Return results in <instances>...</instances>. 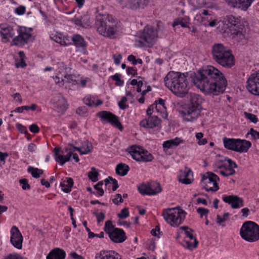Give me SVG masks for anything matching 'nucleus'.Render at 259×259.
I'll list each match as a JSON object with an SVG mask.
<instances>
[{
	"mask_svg": "<svg viewBox=\"0 0 259 259\" xmlns=\"http://www.w3.org/2000/svg\"><path fill=\"white\" fill-rule=\"evenodd\" d=\"M229 217V213L228 212L225 213L223 217L218 215L217 217V223L219 225H221L223 223L228 220Z\"/></svg>",
	"mask_w": 259,
	"mask_h": 259,
	"instance_id": "obj_55",
	"label": "nucleus"
},
{
	"mask_svg": "<svg viewBox=\"0 0 259 259\" xmlns=\"http://www.w3.org/2000/svg\"><path fill=\"white\" fill-rule=\"evenodd\" d=\"M73 185V180L70 178H68L66 180H63L61 182L60 186L61 188V190L67 193L71 191Z\"/></svg>",
	"mask_w": 259,
	"mask_h": 259,
	"instance_id": "obj_38",
	"label": "nucleus"
},
{
	"mask_svg": "<svg viewBox=\"0 0 259 259\" xmlns=\"http://www.w3.org/2000/svg\"><path fill=\"white\" fill-rule=\"evenodd\" d=\"M244 114L245 117L249 119L251 121L254 123H256L257 121V118L255 115L247 112H244Z\"/></svg>",
	"mask_w": 259,
	"mask_h": 259,
	"instance_id": "obj_61",
	"label": "nucleus"
},
{
	"mask_svg": "<svg viewBox=\"0 0 259 259\" xmlns=\"http://www.w3.org/2000/svg\"><path fill=\"white\" fill-rule=\"evenodd\" d=\"M224 167L225 170H222L220 172V174L225 176L228 177L229 176L233 175L235 173V171L234 169L231 167H229L228 165L224 164L219 166L220 168Z\"/></svg>",
	"mask_w": 259,
	"mask_h": 259,
	"instance_id": "obj_46",
	"label": "nucleus"
},
{
	"mask_svg": "<svg viewBox=\"0 0 259 259\" xmlns=\"http://www.w3.org/2000/svg\"><path fill=\"white\" fill-rule=\"evenodd\" d=\"M95 27L100 35L111 39L116 37L121 30L119 23L111 16L106 14L97 15Z\"/></svg>",
	"mask_w": 259,
	"mask_h": 259,
	"instance_id": "obj_3",
	"label": "nucleus"
},
{
	"mask_svg": "<svg viewBox=\"0 0 259 259\" xmlns=\"http://www.w3.org/2000/svg\"><path fill=\"white\" fill-rule=\"evenodd\" d=\"M88 177L92 182H96L98 181V172L97 170L92 167L90 171L88 173Z\"/></svg>",
	"mask_w": 259,
	"mask_h": 259,
	"instance_id": "obj_47",
	"label": "nucleus"
},
{
	"mask_svg": "<svg viewBox=\"0 0 259 259\" xmlns=\"http://www.w3.org/2000/svg\"><path fill=\"white\" fill-rule=\"evenodd\" d=\"M63 84L58 85L59 87H64L65 88L72 89L74 86L79 85V75L71 74V72L67 75V77L63 79Z\"/></svg>",
	"mask_w": 259,
	"mask_h": 259,
	"instance_id": "obj_28",
	"label": "nucleus"
},
{
	"mask_svg": "<svg viewBox=\"0 0 259 259\" xmlns=\"http://www.w3.org/2000/svg\"><path fill=\"white\" fill-rule=\"evenodd\" d=\"M20 184L23 190L29 189L30 186L28 184V181L26 179H21L20 180Z\"/></svg>",
	"mask_w": 259,
	"mask_h": 259,
	"instance_id": "obj_63",
	"label": "nucleus"
},
{
	"mask_svg": "<svg viewBox=\"0 0 259 259\" xmlns=\"http://www.w3.org/2000/svg\"><path fill=\"white\" fill-rule=\"evenodd\" d=\"M121 74L117 73L111 76L112 79L115 81V85L119 87L122 86L124 84V81L121 79Z\"/></svg>",
	"mask_w": 259,
	"mask_h": 259,
	"instance_id": "obj_49",
	"label": "nucleus"
},
{
	"mask_svg": "<svg viewBox=\"0 0 259 259\" xmlns=\"http://www.w3.org/2000/svg\"><path fill=\"white\" fill-rule=\"evenodd\" d=\"M230 6L246 11L254 0H225Z\"/></svg>",
	"mask_w": 259,
	"mask_h": 259,
	"instance_id": "obj_26",
	"label": "nucleus"
},
{
	"mask_svg": "<svg viewBox=\"0 0 259 259\" xmlns=\"http://www.w3.org/2000/svg\"><path fill=\"white\" fill-rule=\"evenodd\" d=\"M223 140L225 148L236 152L237 139L224 137Z\"/></svg>",
	"mask_w": 259,
	"mask_h": 259,
	"instance_id": "obj_34",
	"label": "nucleus"
},
{
	"mask_svg": "<svg viewBox=\"0 0 259 259\" xmlns=\"http://www.w3.org/2000/svg\"><path fill=\"white\" fill-rule=\"evenodd\" d=\"M222 199L225 202L231 205L233 209L239 208L244 206L243 200L237 195H224Z\"/></svg>",
	"mask_w": 259,
	"mask_h": 259,
	"instance_id": "obj_23",
	"label": "nucleus"
},
{
	"mask_svg": "<svg viewBox=\"0 0 259 259\" xmlns=\"http://www.w3.org/2000/svg\"><path fill=\"white\" fill-rule=\"evenodd\" d=\"M143 83L142 80H137L136 79H132L130 83H127L126 85V95L131 99L136 98L139 102L144 103V95L148 92L151 91V88L148 86L147 89L142 91V87Z\"/></svg>",
	"mask_w": 259,
	"mask_h": 259,
	"instance_id": "obj_6",
	"label": "nucleus"
},
{
	"mask_svg": "<svg viewBox=\"0 0 259 259\" xmlns=\"http://www.w3.org/2000/svg\"><path fill=\"white\" fill-rule=\"evenodd\" d=\"M140 193L143 195H151V192L149 191V185L141 184L138 187Z\"/></svg>",
	"mask_w": 259,
	"mask_h": 259,
	"instance_id": "obj_50",
	"label": "nucleus"
},
{
	"mask_svg": "<svg viewBox=\"0 0 259 259\" xmlns=\"http://www.w3.org/2000/svg\"><path fill=\"white\" fill-rule=\"evenodd\" d=\"M178 235L177 239H179L182 234H184L187 238L189 239H193V231L186 226H183L180 227L177 231Z\"/></svg>",
	"mask_w": 259,
	"mask_h": 259,
	"instance_id": "obj_36",
	"label": "nucleus"
},
{
	"mask_svg": "<svg viewBox=\"0 0 259 259\" xmlns=\"http://www.w3.org/2000/svg\"><path fill=\"white\" fill-rule=\"evenodd\" d=\"M122 9L137 11L145 9L148 5L149 0H115Z\"/></svg>",
	"mask_w": 259,
	"mask_h": 259,
	"instance_id": "obj_13",
	"label": "nucleus"
},
{
	"mask_svg": "<svg viewBox=\"0 0 259 259\" xmlns=\"http://www.w3.org/2000/svg\"><path fill=\"white\" fill-rule=\"evenodd\" d=\"M103 185V183L102 182H100L94 186V188L96 190V195L98 196H101L104 194V190L102 188Z\"/></svg>",
	"mask_w": 259,
	"mask_h": 259,
	"instance_id": "obj_54",
	"label": "nucleus"
},
{
	"mask_svg": "<svg viewBox=\"0 0 259 259\" xmlns=\"http://www.w3.org/2000/svg\"><path fill=\"white\" fill-rule=\"evenodd\" d=\"M203 101V99L199 95H195V113L198 114L197 110L199 112L200 110L202 109L201 105Z\"/></svg>",
	"mask_w": 259,
	"mask_h": 259,
	"instance_id": "obj_48",
	"label": "nucleus"
},
{
	"mask_svg": "<svg viewBox=\"0 0 259 259\" xmlns=\"http://www.w3.org/2000/svg\"><path fill=\"white\" fill-rule=\"evenodd\" d=\"M15 66L17 68H24L26 66L25 54L23 52H19V58L16 60Z\"/></svg>",
	"mask_w": 259,
	"mask_h": 259,
	"instance_id": "obj_45",
	"label": "nucleus"
},
{
	"mask_svg": "<svg viewBox=\"0 0 259 259\" xmlns=\"http://www.w3.org/2000/svg\"><path fill=\"white\" fill-rule=\"evenodd\" d=\"M73 23L79 27L84 28H89L91 27L93 23V20L89 15H84L83 16H75L72 19Z\"/></svg>",
	"mask_w": 259,
	"mask_h": 259,
	"instance_id": "obj_25",
	"label": "nucleus"
},
{
	"mask_svg": "<svg viewBox=\"0 0 259 259\" xmlns=\"http://www.w3.org/2000/svg\"><path fill=\"white\" fill-rule=\"evenodd\" d=\"M65 251L60 248H55L48 254L47 259H65Z\"/></svg>",
	"mask_w": 259,
	"mask_h": 259,
	"instance_id": "obj_31",
	"label": "nucleus"
},
{
	"mask_svg": "<svg viewBox=\"0 0 259 259\" xmlns=\"http://www.w3.org/2000/svg\"><path fill=\"white\" fill-rule=\"evenodd\" d=\"M164 81L165 86L176 96L180 98L191 97L190 105L184 109L181 115L184 120L192 121L194 118V104L191 90L194 84V73L192 72L181 73L170 71L165 77Z\"/></svg>",
	"mask_w": 259,
	"mask_h": 259,
	"instance_id": "obj_1",
	"label": "nucleus"
},
{
	"mask_svg": "<svg viewBox=\"0 0 259 259\" xmlns=\"http://www.w3.org/2000/svg\"><path fill=\"white\" fill-rule=\"evenodd\" d=\"M84 103L89 107H97L103 104V101L97 96L89 95L83 99Z\"/></svg>",
	"mask_w": 259,
	"mask_h": 259,
	"instance_id": "obj_30",
	"label": "nucleus"
},
{
	"mask_svg": "<svg viewBox=\"0 0 259 259\" xmlns=\"http://www.w3.org/2000/svg\"><path fill=\"white\" fill-rule=\"evenodd\" d=\"M130 213L128 209L124 208L121 210L120 213H118L117 216L120 219H124L128 217Z\"/></svg>",
	"mask_w": 259,
	"mask_h": 259,
	"instance_id": "obj_56",
	"label": "nucleus"
},
{
	"mask_svg": "<svg viewBox=\"0 0 259 259\" xmlns=\"http://www.w3.org/2000/svg\"><path fill=\"white\" fill-rule=\"evenodd\" d=\"M5 259H27L25 257H23L18 254H10L5 258Z\"/></svg>",
	"mask_w": 259,
	"mask_h": 259,
	"instance_id": "obj_64",
	"label": "nucleus"
},
{
	"mask_svg": "<svg viewBox=\"0 0 259 259\" xmlns=\"http://www.w3.org/2000/svg\"><path fill=\"white\" fill-rule=\"evenodd\" d=\"M129 169V166L127 164L120 163L117 165L115 170L116 172L118 175L124 176L127 174Z\"/></svg>",
	"mask_w": 259,
	"mask_h": 259,
	"instance_id": "obj_42",
	"label": "nucleus"
},
{
	"mask_svg": "<svg viewBox=\"0 0 259 259\" xmlns=\"http://www.w3.org/2000/svg\"><path fill=\"white\" fill-rule=\"evenodd\" d=\"M226 21L230 24L229 27L231 33L239 37L242 40L244 38L243 26L240 24V20L233 15L226 17Z\"/></svg>",
	"mask_w": 259,
	"mask_h": 259,
	"instance_id": "obj_14",
	"label": "nucleus"
},
{
	"mask_svg": "<svg viewBox=\"0 0 259 259\" xmlns=\"http://www.w3.org/2000/svg\"><path fill=\"white\" fill-rule=\"evenodd\" d=\"M104 231L108 235L111 240L115 243H122L126 239L124 231L121 229L115 228L110 221L106 222Z\"/></svg>",
	"mask_w": 259,
	"mask_h": 259,
	"instance_id": "obj_10",
	"label": "nucleus"
},
{
	"mask_svg": "<svg viewBox=\"0 0 259 259\" xmlns=\"http://www.w3.org/2000/svg\"><path fill=\"white\" fill-rule=\"evenodd\" d=\"M251 146V143L250 141L237 139L236 152L239 153L247 152Z\"/></svg>",
	"mask_w": 259,
	"mask_h": 259,
	"instance_id": "obj_32",
	"label": "nucleus"
},
{
	"mask_svg": "<svg viewBox=\"0 0 259 259\" xmlns=\"http://www.w3.org/2000/svg\"><path fill=\"white\" fill-rule=\"evenodd\" d=\"M227 84L224 74L212 66H202L195 73V86L205 95L216 96L223 94Z\"/></svg>",
	"mask_w": 259,
	"mask_h": 259,
	"instance_id": "obj_2",
	"label": "nucleus"
},
{
	"mask_svg": "<svg viewBox=\"0 0 259 259\" xmlns=\"http://www.w3.org/2000/svg\"><path fill=\"white\" fill-rule=\"evenodd\" d=\"M219 177L212 172H207L203 175L201 179L203 187L207 191L216 192L219 189Z\"/></svg>",
	"mask_w": 259,
	"mask_h": 259,
	"instance_id": "obj_12",
	"label": "nucleus"
},
{
	"mask_svg": "<svg viewBox=\"0 0 259 259\" xmlns=\"http://www.w3.org/2000/svg\"><path fill=\"white\" fill-rule=\"evenodd\" d=\"M135 98H134L133 99L129 98L126 96V97H122L121 100L118 103V106L119 108L122 110L125 109L127 107L126 103L127 99L131 100L132 101L133 100L134 101Z\"/></svg>",
	"mask_w": 259,
	"mask_h": 259,
	"instance_id": "obj_53",
	"label": "nucleus"
},
{
	"mask_svg": "<svg viewBox=\"0 0 259 259\" xmlns=\"http://www.w3.org/2000/svg\"><path fill=\"white\" fill-rule=\"evenodd\" d=\"M97 115L101 119L102 122L110 123L113 126L122 131V126L117 116L114 114L108 111H103L99 112Z\"/></svg>",
	"mask_w": 259,
	"mask_h": 259,
	"instance_id": "obj_18",
	"label": "nucleus"
},
{
	"mask_svg": "<svg viewBox=\"0 0 259 259\" xmlns=\"http://www.w3.org/2000/svg\"><path fill=\"white\" fill-rule=\"evenodd\" d=\"M178 178L180 183L186 185L190 184L193 181V171L188 168H185L180 171Z\"/></svg>",
	"mask_w": 259,
	"mask_h": 259,
	"instance_id": "obj_27",
	"label": "nucleus"
},
{
	"mask_svg": "<svg viewBox=\"0 0 259 259\" xmlns=\"http://www.w3.org/2000/svg\"><path fill=\"white\" fill-rule=\"evenodd\" d=\"M73 150L69 148H57L54 150V157L55 160L61 165H63L66 162L69 161L72 156Z\"/></svg>",
	"mask_w": 259,
	"mask_h": 259,
	"instance_id": "obj_16",
	"label": "nucleus"
},
{
	"mask_svg": "<svg viewBox=\"0 0 259 259\" xmlns=\"http://www.w3.org/2000/svg\"><path fill=\"white\" fill-rule=\"evenodd\" d=\"M17 31L18 35L15 36L11 41V46H22L31 42L34 40V36L32 33V28L18 26Z\"/></svg>",
	"mask_w": 259,
	"mask_h": 259,
	"instance_id": "obj_9",
	"label": "nucleus"
},
{
	"mask_svg": "<svg viewBox=\"0 0 259 259\" xmlns=\"http://www.w3.org/2000/svg\"><path fill=\"white\" fill-rule=\"evenodd\" d=\"M71 42L73 41L76 47L84 48L85 47V41L80 35L74 34L71 36Z\"/></svg>",
	"mask_w": 259,
	"mask_h": 259,
	"instance_id": "obj_41",
	"label": "nucleus"
},
{
	"mask_svg": "<svg viewBox=\"0 0 259 259\" xmlns=\"http://www.w3.org/2000/svg\"><path fill=\"white\" fill-rule=\"evenodd\" d=\"M157 39V30L151 26H146L138 33L135 45L139 48H152Z\"/></svg>",
	"mask_w": 259,
	"mask_h": 259,
	"instance_id": "obj_5",
	"label": "nucleus"
},
{
	"mask_svg": "<svg viewBox=\"0 0 259 259\" xmlns=\"http://www.w3.org/2000/svg\"><path fill=\"white\" fill-rule=\"evenodd\" d=\"M26 12V7L23 6H20L15 8L14 13L17 15H24Z\"/></svg>",
	"mask_w": 259,
	"mask_h": 259,
	"instance_id": "obj_57",
	"label": "nucleus"
},
{
	"mask_svg": "<svg viewBox=\"0 0 259 259\" xmlns=\"http://www.w3.org/2000/svg\"><path fill=\"white\" fill-rule=\"evenodd\" d=\"M160 124L161 120L157 116L151 115L148 118L142 120L140 123L141 127L149 128H159L160 126Z\"/></svg>",
	"mask_w": 259,
	"mask_h": 259,
	"instance_id": "obj_24",
	"label": "nucleus"
},
{
	"mask_svg": "<svg viewBox=\"0 0 259 259\" xmlns=\"http://www.w3.org/2000/svg\"><path fill=\"white\" fill-rule=\"evenodd\" d=\"M128 153L132 157L138 162H149L153 157L147 150L143 147L134 145L128 148Z\"/></svg>",
	"mask_w": 259,
	"mask_h": 259,
	"instance_id": "obj_11",
	"label": "nucleus"
},
{
	"mask_svg": "<svg viewBox=\"0 0 259 259\" xmlns=\"http://www.w3.org/2000/svg\"><path fill=\"white\" fill-rule=\"evenodd\" d=\"M112 201L115 204H118L122 202L123 200L121 195L119 194H116L113 198Z\"/></svg>",
	"mask_w": 259,
	"mask_h": 259,
	"instance_id": "obj_62",
	"label": "nucleus"
},
{
	"mask_svg": "<svg viewBox=\"0 0 259 259\" xmlns=\"http://www.w3.org/2000/svg\"><path fill=\"white\" fill-rule=\"evenodd\" d=\"M197 211L200 214L201 218L205 217L206 219L209 210L204 208L199 207L197 208Z\"/></svg>",
	"mask_w": 259,
	"mask_h": 259,
	"instance_id": "obj_58",
	"label": "nucleus"
},
{
	"mask_svg": "<svg viewBox=\"0 0 259 259\" xmlns=\"http://www.w3.org/2000/svg\"><path fill=\"white\" fill-rule=\"evenodd\" d=\"M240 235L248 242H255L259 240V226L254 222L246 221L240 230Z\"/></svg>",
	"mask_w": 259,
	"mask_h": 259,
	"instance_id": "obj_8",
	"label": "nucleus"
},
{
	"mask_svg": "<svg viewBox=\"0 0 259 259\" xmlns=\"http://www.w3.org/2000/svg\"><path fill=\"white\" fill-rule=\"evenodd\" d=\"M104 182L107 188L108 189L111 188L113 191H115L118 187L117 181L115 179L110 177L105 179L104 180Z\"/></svg>",
	"mask_w": 259,
	"mask_h": 259,
	"instance_id": "obj_43",
	"label": "nucleus"
},
{
	"mask_svg": "<svg viewBox=\"0 0 259 259\" xmlns=\"http://www.w3.org/2000/svg\"><path fill=\"white\" fill-rule=\"evenodd\" d=\"M187 212L180 207L168 208L164 210L163 217L165 221L171 226L178 227L184 221Z\"/></svg>",
	"mask_w": 259,
	"mask_h": 259,
	"instance_id": "obj_7",
	"label": "nucleus"
},
{
	"mask_svg": "<svg viewBox=\"0 0 259 259\" xmlns=\"http://www.w3.org/2000/svg\"><path fill=\"white\" fill-rule=\"evenodd\" d=\"M10 233V241L11 244L18 249H22L23 238L20 231L17 227L13 226L11 229Z\"/></svg>",
	"mask_w": 259,
	"mask_h": 259,
	"instance_id": "obj_22",
	"label": "nucleus"
},
{
	"mask_svg": "<svg viewBox=\"0 0 259 259\" xmlns=\"http://www.w3.org/2000/svg\"><path fill=\"white\" fill-rule=\"evenodd\" d=\"M15 35V30L12 26L6 23L0 24V36L3 42H11V39H13Z\"/></svg>",
	"mask_w": 259,
	"mask_h": 259,
	"instance_id": "obj_19",
	"label": "nucleus"
},
{
	"mask_svg": "<svg viewBox=\"0 0 259 259\" xmlns=\"http://www.w3.org/2000/svg\"><path fill=\"white\" fill-rule=\"evenodd\" d=\"M95 259H122L121 255L114 250H102L97 253Z\"/></svg>",
	"mask_w": 259,
	"mask_h": 259,
	"instance_id": "obj_29",
	"label": "nucleus"
},
{
	"mask_svg": "<svg viewBox=\"0 0 259 259\" xmlns=\"http://www.w3.org/2000/svg\"><path fill=\"white\" fill-rule=\"evenodd\" d=\"M28 171L31 173L33 177L38 178L42 174V170L37 168L30 167L28 168Z\"/></svg>",
	"mask_w": 259,
	"mask_h": 259,
	"instance_id": "obj_51",
	"label": "nucleus"
},
{
	"mask_svg": "<svg viewBox=\"0 0 259 259\" xmlns=\"http://www.w3.org/2000/svg\"><path fill=\"white\" fill-rule=\"evenodd\" d=\"M211 19L210 15L208 11L203 10L201 13L197 14L195 16V20L204 25V22L209 21Z\"/></svg>",
	"mask_w": 259,
	"mask_h": 259,
	"instance_id": "obj_40",
	"label": "nucleus"
},
{
	"mask_svg": "<svg viewBox=\"0 0 259 259\" xmlns=\"http://www.w3.org/2000/svg\"><path fill=\"white\" fill-rule=\"evenodd\" d=\"M149 185V191L151 192V195H154L159 193L161 191L162 189L159 183L156 182H152Z\"/></svg>",
	"mask_w": 259,
	"mask_h": 259,
	"instance_id": "obj_44",
	"label": "nucleus"
},
{
	"mask_svg": "<svg viewBox=\"0 0 259 259\" xmlns=\"http://www.w3.org/2000/svg\"><path fill=\"white\" fill-rule=\"evenodd\" d=\"M16 127L18 130L22 134H26L28 132L27 128L20 123L16 124Z\"/></svg>",
	"mask_w": 259,
	"mask_h": 259,
	"instance_id": "obj_60",
	"label": "nucleus"
},
{
	"mask_svg": "<svg viewBox=\"0 0 259 259\" xmlns=\"http://www.w3.org/2000/svg\"><path fill=\"white\" fill-rule=\"evenodd\" d=\"M87 108L84 106H82L77 109L76 113L81 116H85L87 114Z\"/></svg>",
	"mask_w": 259,
	"mask_h": 259,
	"instance_id": "obj_59",
	"label": "nucleus"
},
{
	"mask_svg": "<svg viewBox=\"0 0 259 259\" xmlns=\"http://www.w3.org/2000/svg\"><path fill=\"white\" fill-rule=\"evenodd\" d=\"M71 69L68 67L63 62H58L55 69V75L53 78L57 85L63 84V79L67 77V75L70 73Z\"/></svg>",
	"mask_w": 259,
	"mask_h": 259,
	"instance_id": "obj_15",
	"label": "nucleus"
},
{
	"mask_svg": "<svg viewBox=\"0 0 259 259\" xmlns=\"http://www.w3.org/2000/svg\"><path fill=\"white\" fill-rule=\"evenodd\" d=\"M54 106L58 109L59 112H64L68 108V104L66 100L61 96L57 97V101H54Z\"/></svg>",
	"mask_w": 259,
	"mask_h": 259,
	"instance_id": "obj_35",
	"label": "nucleus"
},
{
	"mask_svg": "<svg viewBox=\"0 0 259 259\" xmlns=\"http://www.w3.org/2000/svg\"><path fill=\"white\" fill-rule=\"evenodd\" d=\"M248 91L255 95H259V71L252 73L246 82Z\"/></svg>",
	"mask_w": 259,
	"mask_h": 259,
	"instance_id": "obj_20",
	"label": "nucleus"
},
{
	"mask_svg": "<svg viewBox=\"0 0 259 259\" xmlns=\"http://www.w3.org/2000/svg\"><path fill=\"white\" fill-rule=\"evenodd\" d=\"M195 137L197 139V143L199 145H204L207 143V140L206 138H203V134L202 133H198L195 135Z\"/></svg>",
	"mask_w": 259,
	"mask_h": 259,
	"instance_id": "obj_52",
	"label": "nucleus"
},
{
	"mask_svg": "<svg viewBox=\"0 0 259 259\" xmlns=\"http://www.w3.org/2000/svg\"><path fill=\"white\" fill-rule=\"evenodd\" d=\"M50 37L62 46L65 47L71 45V36L59 31H51L50 33Z\"/></svg>",
	"mask_w": 259,
	"mask_h": 259,
	"instance_id": "obj_21",
	"label": "nucleus"
},
{
	"mask_svg": "<svg viewBox=\"0 0 259 259\" xmlns=\"http://www.w3.org/2000/svg\"><path fill=\"white\" fill-rule=\"evenodd\" d=\"M156 112L159 113L163 118H167V113L165 106V101L164 100L160 98L155 101L147 110V114L148 115Z\"/></svg>",
	"mask_w": 259,
	"mask_h": 259,
	"instance_id": "obj_17",
	"label": "nucleus"
},
{
	"mask_svg": "<svg viewBox=\"0 0 259 259\" xmlns=\"http://www.w3.org/2000/svg\"><path fill=\"white\" fill-rule=\"evenodd\" d=\"M73 148L78 151L80 155L87 154L90 153L92 148V144L87 140L82 142L81 145L80 147H75Z\"/></svg>",
	"mask_w": 259,
	"mask_h": 259,
	"instance_id": "obj_33",
	"label": "nucleus"
},
{
	"mask_svg": "<svg viewBox=\"0 0 259 259\" xmlns=\"http://www.w3.org/2000/svg\"><path fill=\"white\" fill-rule=\"evenodd\" d=\"M183 140L180 138H176L174 139L164 141L163 143V147L164 150H167L170 148L178 146L182 143Z\"/></svg>",
	"mask_w": 259,
	"mask_h": 259,
	"instance_id": "obj_37",
	"label": "nucleus"
},
{
	"mask_svg": "<svg viewBox=\"0 0 259 259\" xmlns=\"http://www.w3.org/2000/svg\"><path fill=\"white\" fill-rule=\"evenodd\" d=\"M189 18L185 17L184 18H179L176 19L172 24V27L175 30H176L179 28V26H181L182 27H189Z\"/></svg>",
	"mask_w": 259,
	"mask_h": 259,
	"instance_id": "obj_39",
	"label": "nucleus"
},
{
	"mask_svg": "<svg viewBox=\"0 0 259 259\" xmlns=\"http://www.w3.org/2000/svg\"><path fill=\"white\" fill-rule=\"evenodd\" d=\"M213 60L226 68H231L235 64V58L231 51L222 44H214L211 50Z\"/></svg>",
	"mask_w": 259,
	"mask_h": 259,
	"instance_id": "obj_4",
	"label": "nucleus"
}]
</instances>
